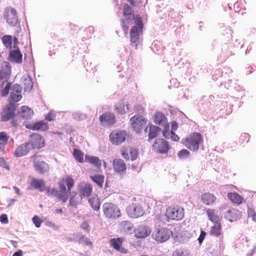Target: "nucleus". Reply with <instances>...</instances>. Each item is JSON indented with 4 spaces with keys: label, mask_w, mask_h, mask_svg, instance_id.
Instances as JSON below:
<instances>
[{
    "label": "nucleus",
    "mask_w": 256,
    "mask_h": 256,
    "mask_svg": "<svg viewBox=\"0 0 256 256\" xmlns=\"http://www.w3.org/2000/svg\"><path fill=\"white\" fill-rule=\"evenodd\" d=\"M18 114L20 118L22 119L28 120L31 118L34 114V112L28 106H23L18 109Z\"/></svg>",
    "instance_id": "nucleus-23"
},
{
    "label": "nucleus",
    "mask_w": 256,
    "mask_h": 256,
    "mask_svg": "<svg viewBox=\"0 0 256 256\" xmlns=\"http://www.w3.org/2000/svg\"><path fill=\"white\" fill-rule=\"evenodd\" d=\"M222 233V226L221 222L214 224V225L211 228L210 234L211 236L218 237Z\"/></svg>",
    "instance_id": "nucleus-32"
},
{
    "label": "nucleus",
    "mask_w": 256,
    "mask_h": 256,
    "mask_svg": "<svg viewBox=\"0 0 256 256\" xmlns=\"http://www.w3.org/2000/svg\"><path fill=\"white\" fill-rule=\"evenodd\" d=\"M250 135L247 133L242 134L240 138V140H242V142L244 140L246 141V142H248L250 140Z\"/></svg>",
    "instance_id": "nucleus-54"
},
{
    "label": "nucleus",
    "mask_w": 256,
    "mask_h": 256,
    "mask_svg": "<svg viewBox=\"0 0 256 256\" xmlns=\"http://www.w3.org/2000/svg\"><path fill=\"white\" fill-rule=\"evenodd\" d=\"M88 202L94 210L98 211L100 210V202L98 198H90L88 200Z\"/></svg>",
    "instance_id": "nucleus-40"
},
{
    "label": "nucleus",
    "mask_w": 256,
    "mask_h": 256,
    "mask_svg": "<svg viewBox=\"0 0 256 256\" xmlns=\"http://www.w3.org/2000/svg\"><path fill=\"white\" fill-rule=\"evenodd\" d=\"M172 232L170 230L162 228L156 229L152 234V237L157 242H165L168 240L172 235Z\"/></svg>",
    "instance_id": "nucleus-9"
},
{
    "label": "nucleus",
    "mask_w": 256,
    "mask_h": 256,
    "mask_svg": "<svg viewBox=\"0 0 256 256\" xmlns=\"http://www.w3.org/2000/svg\"><path fill=\"white\" fill-rule=\"evenodd\" d=\"M8 60L13 63L20 64L22 61V54L19 48L10 50Z\"/></svg>",
    "instance_id": "nucleus-21"
},
{
    "label": "nucleus",
    "mask_w": 256,
    "mask_h": 256,
    "mask_svg": "<svg viewBox=\"0 0 256 256\" xmlns=\"http://www.w3.org/2000/svg\"><path fill=\"white\" fill-rule=\"evenodd\" d=\"M214 209L208 208L206 210V214L208 217V219L213 222L216 224L217 222H221L219 216L218 215L215 214Z\"/></svg>",
    "instance_id": "nucleus-33"
},
{
    "label": "nucleus",
    "mask_w": 256,
    "mask_h": 256,
    "mask_svg": "<svg viewBox=\"0 0 256 256\" xmlns=\"http://www.w3.org/2000/svg\"><path fill=\"white\" fill-rule=\"evenodd\" d=\"M56 117V114L52 112H50L45 116V119L48 122H51L54 120Z\"/></svg>",
    "instance_id": "nucleus-52"
},
{
    "label": "nucleus",
    "mask_w": 256,
    "mask_h": 256,
    "mask_svg": "<svg viewBox=\"0 0 256 256\" xmlns=\"http://www.w3.org/2000/svg\"><path fill=\"white\" fill-rule=\"evenodd\" d=\"M85 160L94 165L96 168L100 169L102 164V161L98 157L94 156H85Z\"/></svg>",
    "instance_id": "nucleus-30"
},
{
    "label": "nucleus",
    "mask_w": 256,
    "mask_h": 256,
    "mask_svg": "<svg viewBox=\"0 0 256 256\" xmlns=\"http://www.w3.org/2000/svg\"><path fill=\"white\" fill-rule=\"evenodd\" d=\"M80 227L82 229L84 230L86 232L90 231V226L88 222L84 221L80 225Z\"/></svg>",
    "instance_id": "nucleus-56"
},
{
    "label": "nucleus",
    "mask_w": 256,
    "mask_h": 256,
    "mask_svg": "<svg viewBox=\"0 0 256 256\" xmlns=\"http://www.w3.org/2000/svg\"><path fill=\"white\" fill-rule=\"evenodd\" d=\"M153 149L160 154H166L169 149L168 142L164 138H156L152 145Z\"/></svg>",
    "instance_id": "nucleus-12"
},
{
    "label": "nucleus",
    "mask_w": 256,
    "mask_h": 256,
    "mask_svg": "<svg viewBox=\"0 0 256 256\" xmlns=\"http://www.w3.org/2000/svg\"><path fill=\"white\" fill-rule=\"evenodd\" d=\"M74 184L73 178L70 176H66L65 178H62L58 182L59 191L54 188L48 186L45 189L46 194L48 196L55 197L62 202H66L69 198V195Z\"/></svg>",
    "instance_id": "nucleus-1"
},
{
    "label": "nucleus",
    "mask_w": 256,
    "mask_h": 256,
    "mask_svg": "<svg viewBox=\"0 0 256 256\" xmlns=\"http://www.w3.org/2000/svg\"><path fill=\"white\" fill-rule=\"evenodd\" d=\"M22 98V94H10V96L8 98V103L15 106L16 107H18V104H16L21 100Z\"/></svg>",
    "instance_id": "nucleus-35"
},
{
    "label": "nucleus",
    "mask_w": 256,
    "mask_h": 256,
    "mask_svg": "<svg viewBox=\"0 0 256 256\" xmlns=\"http://www.w3.org/2000/svg\"><path fill=\"white\" fill-rule=\"evenodd\" d=\"M124 18L121 20V26L125 34H128L129 27L136 22V18L141 17L139 15H134L132 7L125 4L123 10Z\"/></svg>",
    "instance_id": "nucleus-2"
},
{
    "label": "nucleus",
    "mask_w": 256,
    "mask_h": 256,
    "mask_svg": "<svg viewBox=\"0 0 256 256\" xmlns=\"http://www.w3.org/2000/svg\"><path fill=\"white\" fill-rule=\"evenodd\" d=\"M125 239L122 237L112 238L110 241V245L116 250L122 254H127L128 250L122 246V244Z\"/></svg>",
    "instance_id": "nucleus-14"
},
{
    "label": "nucleus",
    "mask_w": 256,
    "mask_h": 256,
    "mask_svg": "<svg viewBox=\"0 0 256 256\" xmlns=\"http://www.w3.org/2000/svg\"><path fill=\"white\" fill-rule=\"evenodd\" d=\"M201 200L204 204L210 206H213L216 204V198L212 194L206 192L202 196Z\"/></svg>",
    "instance_id": "nucleus-25"
},
{
    "label": "nucleus",
    "mask_w": 256,
    "mask_h": 256,
    "mask_svg": "<svg viewBox=\"0 0 256 256\" xmlns=\"http://www.w3.org/2000/svg\"><path fill=\"white\" fill-rule=\"evenodd\" d=\"M18 108L11 104H6L2 110L0 114V122H6L14 118Z\"/></svg>",
    "instance_id": "nucleus-7"
},
{
    "label": "nucleus",
    "mask_w": 256,
    "mask_h": 256,
    "mask_svg": "<svg viewBox=\"0 0 256 256\" xmlns=\"http://www.w3.org/2000/svg\"><path fill=\"white\" fill-rule=\"evenodd\" d=\"M164 130L162 131L163 136L166 139L170 138V136L172 134V131H169L170 125L167 124L166 126L164 127Z\"/></svg>",
    "instance_id": "nucleus-47"
},
{
    "label": "nucleus",
    "mask_w": 256,
    "mask_h": 256,
    "mask_svg": "<svg viewBox=\"0 0 256 256\" xmlns=\"http://www.w3.org/2000/svg\"><path fill=\"white\" fill-rule=\"evenodd\" d=\"M135 26H133L130 31L131 43L136 46L140 44V36L142 32L143 22L141 17L136 18V22H134Z\"/></svg>",
    "instance_id": "nucleus-3"
},
{
    "label": "nucleus",
    "mask_w": 256,
    "mask_h": 256,
    "mask_svg": "<svg viewBox=\"0 0 256 256\" xmlns=\"http://www.w3.org/2000/svg\"><path fill=\"white\" fill-rule=\"evenodd\" d=\"M129 154L130 156V160L133 161L136 160L138 156V150L136 148H130L129 150Z\"/></svg>",
    "instance_id": "nucleus-49"
},
{
    "label": "nucleus",
    "mask_w": 256,
    "mask_h": 256,
    "mask_svg": "<svg viewBox=\"0 0 256 256\" xmlns=\"http://www.w3.org/2000/svg\"><path fill=\"white\" fill-rule=\"evenodd\" d=\"M28 143L32 146V149L41 148L44 146V138L36 134H33L30 135V140Z\"/></svg>",
    "instance_id": "nucleus-16"
},
{
    "label": "nucleus",
    "mask_w": 256,
    "mask_h": 256,
    "mask_svg": "<svg viewBox=\"0 0 256 256\" xmlns=\"http://www.w3.org/2000/svg\"><path fill=\"white\" fill-rule=\"evenodd\" d=\"M127 133L126 130H116L110 134V140L112 144L119 145L124 142L126 139Z\"/></svg>",
    "instance_id": "nucleus-10"
},
{
    "label": "nucleus",
    "mask_w": 256,
    "mask_h": 256,
    "mask_svg": "<svg viewBox=\"0 0 256 256\" xmlns=\"http://www.w3.org/2000/svg\"><path fill=\"white\" fill-rule=\"evenodd\" d=\"M190 152L188 150L182 149L179 151L178 153V156L180 159L184 160L188 157Z\"/></svg>",
    "instance_id": "nucleus-46"
},
{
    "label": "nucleus",
    "mask_w": 256,
    "mask_h": 256,
    "mask_svg": "<svg viewBox=\"0 0 256 256\" xmlns=\"http://www.w3.org/2000/svg\"><path fill=\"white\" fill-rule=\"evenodd\" d=\"M10 72L4 71L2 70H0V80H5L4 81L2 82L0 86L3 87L6 82H8V79L10 78Z\"/></svg>",
    "instance_id": "nucleus-42"
},
{
    "label": "nucleus",
    "mask_w": 256,
    "mask_h": 256,
    "mask_svg": "<svg viewBox=\"0 0 256 256\" xmlns=\"http://www.w3.org/2000/svg\"><path fill=\"white\" fill-rule=\"evenodd\" d=\"M121 230L126 234H130L134 232V227L132 223L128 220L122 222L120 224Z\"/></svg>",
    "instance_id": "nucleus-26"
},
{
    "label": "nucleus",
    "mask_w": 256,
    "mask_h": 256,
    "mask_svg": "<svg viewBox=\"0 0 256 256\" xmlns=\"http://www.w3.org/2000/svg\"><path fill=\"white\" fill-rule=\"evenodd\" d=\"M228 196L230 201L236 204H240L243 200V198L237 193L230 192L228 194Z\"/></svg>",
    "instance_id": "nucleus-36"
},
{
    "label": "nucleus",
    "mask_w": 256,
    "mask_h": 256,
    "mask_svg": "<svg viewBox=\"0 0 256 256\" xmlns=\"http://www.w3.org/2000/svg\"><path fill=\"white\" fill-rule=\"evenodd\" d=\"M122 156L126 159V160H129L130 159V154H129V152L128 150H124L122 152Z\"/></svg>",
    "instance_id": "nucleus-62"
},
{
    "label": "nucleus",
    "mask_w": 256,
    "mask_h": 256,
    "mask_svg": "<svg viewBox=\"0 0 256 256\" xmlns=\"http://www.w3.org/2000/svg\"><path fill=\"white\" fill-rule=\"evenodd\" d=\"M112 166L115 172L118 174L125 172L126 170L124 162L120 158H114L112 162Z\"/></svg>",
    "instance_id": "nucleus-22"
},
{
    "label": "nucleus",
    "mask_w": 256,
    "mask_h": 256,
    "mask_svg": "<svg viewBox=\"0 0 256 256\" xmlns=\"http://www.w3.org/2000/svg\"><path fill=\"white\" fill-rule=\"evenodd\" d=\"M238 213L239 211L236 209L229 210L226 213L224 217L226 219L232 222L236 218V216Z\"/></svg>",
    "instance_id": "nucleus-38"
},
{
    "label": "nucleus",
    "mask_w": 256,
    "mask_h": 256,
    "mask_svg": "<svg viewBox=\"0 0 256 256\" xmlns=\"http://www.w3.org/2000/svg\"><path fill=\"white\" fill-rule=\"evenodd\" d=\"M102 209L104 214L109 219L116 220L121 216L120 208L112 203H104Z\"/></svg>",
    "instance_id": "nucleus-5"
},
{
    "label": "nucleus",
    "mask_w": 256,
    "mask_h": 256,
    "mask_svg": "<svg viewBox=\"0 0 256 256\" xmlns=\"http://www.w3.org/2000/svg\"><path fill=\"white\" fill-rule=\"evenodd\" d=\"M100 123L104 126H110L116 123V120L114 115L110 112L102 114L99 118Z\"/></svg>",
    "instance_id": "nucleus-17"
},
{
    "label": "nucleus",
    "mask_w": 256,
    "mask_h": 256,
    "mask_svg": "<svg viewBox=\"0 0 256 256\" xmlns=\"http://www.w3.org/2000/svg\"><path fill=\"white\" fill-rule=\"evenodd\" d=\"M170 139L174 142H178L180 140V138L177 134H175L174 132H172V134L170 136Z\"/></svg>",
    "instance_id": "nucleus-61"
},
{
    "label": "nucleus",
    "mask_w": 256,
    "mask_h": 256,
    "mask_svg": "<svg viewBox=\"0 0 256 256\" xmlns=\"http://www.w3.org/2000/svg\"><path fill=\"white\" fill-rule=\"evenodd\" d=\"M128 214L132 218H137L142 216L144 214L142 208L136 204H132L127 208Z\"/></svg>",
    "instance_id": "nucleus-15"
},
{
    "label": "nucleus",
    "mask_w": 256,
    "mask_h": 256,
    "mask_svg": "<svg viewBox=\"0 0 256 256\" xmlns=\"http://www.w3.org/2000/svg\"><path fill=\"white\" fill-rule=\"evenodd\" d=\"M129 110L128 105L125 104L123 100L118 102L114 105V110L120 114H123Z\"/></svg>",
    "instance_id": "nucleus-29"
},
{
    "label": "nucleus",
    "mask_w": 256,
    "mask_h": 256,
    "mask_svg": "<svg viewBox=\"0 0 256 256\" xmlns=\"http://www.w3.org/2000/svg\"><path fill=\"white\" fill-rule=\"evenodd\" d=\"M78 242H84L87 246H90L92 244V242L84 236H82L80 237Z\"/></svg>",
    "instance_id": "nucleus-53"
},
{
    "label": "nucleus",
    "mask_w": 256,
    "mask_h": 256,
    "mask_svg": "<svg viewBox=\"0 0 256 256\" xmlns=\"http://www.w3.org/2000/svg\"><path fill=\"white\" fill-rule=\"evenodd\" d=\"M6 84L4 88L0 90V94L2 96H6L9 94L10 90H11L12 83L6 82Z\"/></svg>",
    "instance_id": "nucleus-44"
},
{
    "label": "nucleus",
    "mask_w": 256,
    "mask_h": 256,
    "mask_svg": "<svg viewBox=\"0 0 256 256\" xmlns=\"http://www.w3.org/2000/svg\"><path fill=\"white\" fill-rule=\"evenodd\" d=\"M30 186L35 190H38L40 192H44V190L45 182L42 179H38L35 178H32Z\"/></svg>",
    "instance_id": "nucleus-28"
},
{
    "label": "nucleus",
    "mask_w": 256,
    "mask_h": 256,
    "mask_svg": "<svg viewBox=\"0 0 256 256\" xmlns=\"http://www.w3.org/2000/svg\"><path fill=\"white\" fill-rule=\"evenodd\" d=\"M4 45L8 48H11L12 44V36L10 35H4L2 38Z\"/></svg>",
    "instance_id": "nucleus-39"
},
{
    "label": "nucleus",
    "mask_w": 256,
    "mask_h": 256,
    "mask_svg": "<svg viewBox=\"0 0 256 256\" xmlns=\"http://www.w3.org/2000/svg\"><path fill=\"white\" fill-rule=\"evenodd\" d=\"M4 16L10 26L14 27L20 26V22L18 20L16 11L14 8L10 6L6 7L4 10Z\"/></svg>",
    "instance_id": "nucleus-4"
},
{
    "label": "nucleus",
    "mask_w": 256,
    "mask_h": 256,
    "mask_svg": "<svg viewBox=\"0 0 256 256\" xmlns=\"http://www.w3.org/2000/svg\"><path fill=\"white\" fill-rule=\"evenodd\" d=\"M151 232L150 228L146 225H140L134 230V236L138 238H144Z\"/></svg>",
    "instance_id": "nucleus-18"
},
{
    "label": "nucleus",
    "mask_w": 256,
    "mask_h": 256,
    "mask_svg": "<svg viewBox=\"0 0 256 256\" xmlns=\"http://www.w3.org/2000/svg\"><path fill=\"white\" fill-rule=\"evenodd\" d=\"M11 92L10 94H21L22 90V86L17 84L11 85Z\"/></svg>",
    "instance_id": "nucleus-45"
},
{
    "label": "nucleus",
    "mask_w": 256,
    "mask_h": 256,
    "mask_svg": "<svg viewBox=\"0 0 256 256\" xmlns=\"http://www.w3.org/2000/svg\"><path fill=\"white\" fill-rule=\"evenodd\" d=\"M26 128L33 130L46 131L48 129V126L46 122L42 120L38 121L33 124H28L25 125Z\"/></svg>",
    "instance_id": "nucleus-20"
},
{
    "label": "nucleus",
    "mask_w": 256,
    "mask_h": 256,
    "mask_svg": "<svg viewBox=\"0 0 256 256\" xmlns=\"http://www.w3.org/2000/svg\"><path fill=\"white\" fill-rule=\"evenodd\" d=\"M162 130L161 128L160 127L153 125L150 124L148 130V141L150 142L152 139L157 137L158 134Z\"/></svg>",
    "instance_id": "nucleus-31"
},
{
    "label": "nucleus",
    "mask_w": 256,
    "mask_h": 256,
    "mask_svg": "<svg viewBox=\"0 0 256 256\" xmlns=\"http://www.w3.org/2000/svg\"><path fill=\"white\" fill-rule=\"evenodd\" d=\"M2 70L4 71H9L11 73V66L9 62H4L2 65Z\"/></svg>",
    "instance_id": "nucleus-51"
},
{
    "label": "nucleus",
    "mask_w": 256,
    "mask_h": 256,
    "mask_svg": "<svg viewBox=\"0 0 256 256\" xmlns=\"http://www.w3.org/2000/svg\"><path fill=\"white\" fill-rule=\"evenodd\" d=\"M32 149V145L27 142L18 146L15 150L14 155L16 158L22 157L26 156Z\"/></svg>",
    "instance_id": "nucleus-19"
},
{
    "label": "nucleus",
    "mask_w": 256,
    "mask_h": 256,
    "mask_svg": "<svg viewBox=\"0 0 256 256\" xmlns=\"http://www.w3.org/2000/svg\"><path fill=\"white\" fill-rule=\"evenodd\" d=\"M0 166L2 167L3 168H5L7 170H9L10 168L5 160L1 157H0Z\"/></svg>",
    "instance_id": "nucleus-59"
},
{
    "label": "nucleus",
    "mask_w": 256,
    "mask_h": 256,
    "mask_svg": "<svg viewBox=\"0 0 256 256\" xmlns=\"http://www.w3.org/2000/svg\"><path fill=\"white\" fill-rule=\"evenodd\" d=\"M38 158L36 155L34 156V167L37 172L40 174H44L48 171V165L45 162L38 160Z\"/></svg>",
    "instance_id": "nucleus-13"
},
{
    "label": "nucleus",
    "mask_w": 256,
    "mask_h": 256,
    "mask_svg": "<svg viewBox=\"0 0 256 256\" xmlns=\"http://www.w3.org/2000/svg\"><path fill=\"white\" fill-rule=\"evenodd\" d=\"M32 220L36 228H38L40 226L42 220H40L38 216H34L32 218Z\"/></svg>",
    "instance_id": "nucleus-50"
},
{
    "label": "nucleus",
    "mask_w": 256,
    "mask_h": 256,
    "mask_svg": "<svg viewBox=\"0 0 256 256\" xmlns=\"http://www.w3.org/2000/svg\"><path fill=\"white\" fill-rule=\"evenodd\" d=\"M0 222L4 224L8 223V220L7 215L6 214H1L0 216Z\"/></svg>",
    "instance_id": "nucleus-58"
},
{
    "label": "nucleus",
    "mask_w": 256,
    "mask_h": 256,
    "mask_svg": "<svg viewBox=\"0 0 256 256\" xmlns=\"http://www.w3.org/2000/svg\"><path fill=\"white\" fill-rule=\"evenodd\" d=\"M146 121V120L140 115L134 116L130 120L131 126L136 133H138L142 130Z\"/></svg>",
    "instance_id": "nucleus-11"
},
{
    "label": "nucleus",
    "mask_w": 256,
    "mask_h": 256,
    "mask_svg": "<svg viewBox=\"0 0 256 256\" xmlns=\"http://www.w3.org/2000/svg\"><path fill=\"white\" fill-rule=\"evenodd\" d=\"M78 204V202L76 200L75 196H72L70 199L69 205L70 206L74 207L76 206Z\"/></svg>",
    "instance_id": "nucleus-57"
},
{
    "label": "nucleus",
    "mask_w": 256,
    "mask_h": 256,
    "mask_svg": "<svg viewBox=\"0 0 256 256\" xmlns=\"http://www.w3.org/2000/svg\"><path fill=\"white\" fill-rule=\"evenodd\" d=\"M9 136L5 132H0V148L1 146L4 148V146L7 144Z\"/></svg>",
    "instance_id": "nucleus-43"
},
{
    "label": "nucleus",
    "mask_w": 256,
    "mask_h": 256,
    "mask_svg": "<svg viewBox=\"0 0 256 256\" xmlns=\"http://www.w3.org/2000/svg\"><path fill=\"white\" fill-rule=\"evenodd\" d=\"M178 126V125L176 122L173 121L171 122V127H172L171 130L172 132H175Z\"/></svg>",
    "instance_id": "nucleus-60"
},
{
    "label": "nucleus",
    "mask_w": 256,
    "mask_h": 256,
    "mask_svg": "<svg viewBox=\"0 0 256 256\" xmlns=\"http://www.w3.org/2000/svg\"><path fill=\"white\" fill-rule=\"evenodd\" d=\"M23 252L21 250H18V251L14 252L12 256H22Z\"/></svg>",
    "instance_id": "nucleus-63"
},
{
    "label": "nucleus",
    "mask_w": 256,
    "mask_h": 256,
    "mask_svg": "<svg viewBox=\"0 0 256 256\" xmlns=\"http://www.w3.org/2000/svg\"><path fill=\"white\" fill-rule=\"evenodd\" d=\"M92 192V188L90 184H85L83 186H82L79 190L80 196V198L90 196Z\"/></svg>",
    "instance_id": "nucleus-27"
},
{
    "label": "nucleus",
    "mask_w": 256,
    "mask_h": 256,
    "mask_svg": "<svg viewBox=\"0 0 256 256\" xmlns=\"http://www.w3.org/2000/svg\"><path fill=\"white\" fill-rule=\"evenodd\" d=\"M90 178L100 188H102L104 178V175L96 174L90 176Z\"/></svg>",
    "instance_id": "nucleus-37"
},
{
    "label": "nucleus",
    "mask_w": 256,
    "mask_h": 256,
    "mask_svg": "<svg viewBox=\"0 0 256 256\" xmlns=\"http://www.w3.org/2000/svg\"><path fill=\"white\" fill-rule=\"evenodd\" d=\"M184 208L178 206L169 207L166 209V212L167 218L171 220H180L184 218Z\"/></svg>",
    "instance_id": "nucleus-8"
},
{
    "label": "nucleus",
    "mask_w": 256,
    "mask_h": 256,
    "mask_svg": "<svg viewBox=\"0 0 256 256\" xmlns=\"http://www.w3.org/2000/svg\"><path fill=\"white\" fill-rule=\"evenodd\" d=\"M202 140L201 134L199 132H194L186 138L185 145L189 150L197 151L199 149L200 144Z\"/></svg>",
    "instance_id": "nucleus-6"
},
{
    "label": "nucleus",
    "mask_w": 256,
    "mask_h": 256,
    "mask_svg": "<svg viewBox=\"0 0 256 256\" xmlns=\"http://www.w3.org/2000/svg\"><path fill=\"white\" fill-rule=\"evenodd\" d=\"M24 90L25 92H30L33 88L32 80L31 76H27L23 78Z\"/></svg>",
    "instance_id": "nucleus-34"
},
{
    "label": "nucleus",
    "mask_w": 256,
    "mask_h": 256,
    "mask_svg": "<svg viewBox=\"0 0 256 256\" xmlns=\"http://www.w3.org/2000/svg\"><path fill=\"white\" fill-rule=\"evenodd\" d=\"M154 116V122L156 124L163 126V128L167 124H169L166 116L162 112H156Z\"/></svg>",
    "instance_id": "nucleus-24"
},
{
    "label": "nucleus",
    "mask_w": 256,
    "mask_h": 256,
    "mask_svg": "<svg viewBox=\"0 0 256 256\" xmlns=\"http://www.w3.org/2000/svg\"><path fill=\"white\" fill-rule=\"evenodd\" d=\"M18 40L16 37H14L13 48L16 49L19 48L18 46Z\"/></svg>",
    "instance_id": "nucleus-64"
},
{
    "label": "nucleus",
    "mask_w": 256,
    "mask_h": 256,
    "mask_svg": "<svg viewBox=\"0 0 256 256\" xmlns=\"http://www.w3.org/2000/svg\"><path fill=\"white\" fill-rule=\"evenodd\" d=\"M84 154L80 150L74 149L73 152V156L74 158L79 162H84Z\"/></svg>",
    "instance_id": "nucleus-41"
},
{
    "label": "nucleus",
    "mask_w": 256,
    "mask_h": 256,
    "mask_svg": "<svg viewBox=\"0 0 256 256\" xmlns=\"http://www.w3.org/2000/svg\"><path fill=\"white\" fill-rule=\"evenodd\" d=\"M172 256H190V255L186 251H182L180 249H177L173 252Z\"/></svg>",
    "instance_id": "nucleus-48"
},
{
    "label": "nucleus",
    "mask_w": 256,
    "mask_h": 256,
    "mask_svg": "<svg viewBox=\"0 0 256 256\" xmlns=\"http://www.w3.org/2000/svg\"><path fill=\"white\" fill-rule=\"evenodd\" d=\"M206 233L204 230H201L200 235L198 239L200 244H202L206 238Z\"/></svg>",
    "instance_id": "nucleus-55"
}]
</instances>
